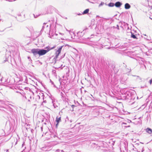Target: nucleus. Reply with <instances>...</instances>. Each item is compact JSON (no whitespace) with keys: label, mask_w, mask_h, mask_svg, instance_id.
<instances>
[{"label":"nucleus","mask_w":152,"mask_h":152,"mask_svg":"<svg viewBox=\"0 0 152 152\" xmlns=\"http://www.w3.org/2000/svg\"><path fill=\"white\" fill-rule=\"evenodd\" d=\"M55 47V46L51 47L50 46H48L45 48V49H39V56L44 55L50 50L54 49Z\"/></svg>","instance_id":"1"},{"label":"nucleus","mask_w":152,"mask_h":152,"mask_svg":"<svg viewBox=\"0 0 152 152\" xmlns=\"http://www.w3.org/2000/svg\"><path fill=\"white\" fill-rule=\"evenodd\" d=\"M123 97L125 100L131 99H132L131 97V94L126 90V89H124L121 92Z\"/></svg>","instance_id":"2"},{"label":"nucleus","mask_w":152,"mask_h":152,"mask_svg":"<svg viewBox=\"0 0 152 152\" xmlns=\"http://www.w3.org/2000/svg\"><path fill=\"white\" fill-rule=\"evenodd\" d=\"M50 26H49V25H47L46 23H44L41 30V31L44 30V29H45V32L47 33L48 34V33L49 35H50Z\"/></svg>","instance_id":"3"},{"label":"nucleus","mask_w":152,"mask_h":152,"mask_svg":"<svg viewBox=\"0 0 152 152\" xmlns=\"http://www.w3.org/2000/svg\"><path fill=\"white\" fill-rule=\"evenodd\" d=\"M11 52L10 51H8L7 50L5 54V59L3 62V63H4L6 61H8L9 59H11Z\"/></svg>","instance_id":"4"},{"label":"nucleus","mask_w":152,"mask_h":152,"mask_svg":"<svg viewBox=\"0 0 152 152\" xmlns=\"http://www.w3.org/2000/svg\"><path fill=\"white\" fill-rule=\"evenodd\" d=\"M88 28H86L85 29H84L83 31L82 32L79 31L77 33V36L79 38H81V37H83L85 32L88 31Z\"/></svg>","instance_id":"5"},{"label":"nucleus","mask_w":152,"mask_h":152,"mask_svg":"<svg viewBox=\"0 0 152 152\" xmlns=\"http://www.w3.org/2000/svg\"><path fill=\"white\" fill-rule=\"evenodd\" d=\"M63 46H60L58 49L56 51V56L54 58V59L56 60L58 56H59V54L60 53L61 49L63 47Z\"/></svg>","instance_id":"6"},{"label":"nucleus","mask_w":152,"mask_h":152,"mask_svg":"<svg viewBox=\"0 0 152 152\" xmlns=\"http://www.w3.org/2000/svg\"><path fill=\"white\" fill-rule=\"evenodd\" d=\"M31 52L36 56L37 55H39V49H33L31 50Z\"/></svg>","instance_id":"7"},{"label":"nucleus","mask_w":152,"mask_h":152,"mask_svg":"<svg viewBox=\"0 0 152 152\" xmlns=\"http://www.w3.org/2000/svg\"><path fill=\"white\" fill-rule=\"evenodd\" d=\"M5 83H8L9 85H13L15 82V80L14 79H12L9 81V82L7 80V82L4 81Z\"/></svg>","instance_id":"8"},{"label":"nucleus","mask_w":152,"mask_h":152,"mask_svg":"<svg viewBox=\"0 0 152 152\" xmlns=\"http://www.w3.org/2000/svg\"><path fill=\"white\" fill-rule=\"evenodd\" d=\"M18 20L20 22H21L23 21L25 19V15H24L23 16V18L22 19H20V17H21V15L20 14H18Z\"/></svg>","instance_id":"9"},{"label":"nucleus","mask_w":152,"mask_h":152,"mask_svg":"<svg viewBox=\"0 0 152 152\" xmlns=\"http://www.w3.org/2000/svg\"><path fill=\"white\" fill-rule=\"evenodd\" d=\"M40 95H38L37 96V97L39 99H42L44 100V95L43 93H39Z\"/></svg>","instance_id":"10"},{"label":"nucleus","mask_w":152,"mask_h":152,"mask_svg":"<svg viewBox=\"0 0 152 152\" xmlns=\"http://www.w3.org/2000/svg\"><path fill=\"white\" fill-rule=\"evenodd\" d=\"M131 7V5L128 3H126L125 4L124 8L126 10L130 9Z\"/></svg>","instance_id":"11"},{"label":"nucleus","mask_w":152,"mask_h":152,"mask_svg":"<svg viewBox=\"0 0 152 152\" xmlns=\"http://www.w3.org/2000/svg\"><path fill=\"white\" fill-rule=\"evenodd\" d=\"M122 4L119 1H118L116 2L115 4V5L117 7H119L121 6L122 5Z\"/></svg>","instance_id":"12"},{"label":"nucleus","mask_w":152,"mask_h":152,"mask_svg":"<svg viewBox=\"0 0 152 152\" xmlns=\"http://www.w3.org/2000/svg\"><path fill=\"white\" fill-rule=\"evenodd\" d=\"M146 132L149 134H151L152 133V129L151 128H148L146 129Z\"/></svg>","instance_id":"13"},{"label":"nucleus","mask_w":152,"mask_h":152,"mask_svg":"<svg viewBox=\"0 0 152 152\" xmlns=\"http://www.w3.org/2000/svg\"><path fill=\"white\" fill-rule=\"evenodd\" d=\"M89 11V9H86L82 13V14L83 15L87 14L88 13Z\"/></svg>","instance_id":"14"},{"label":"nucleus","mask_w":152,"mask_h":152,"mask_svg":"<svg viewBox=\"0 0 152 152\" xmlns=\"http://www.w3.org/2000/svg\"><path fill=\"white\" fill-rule=\"evenodd\" d=\"M131 38H133L134 39H137L136 35L135 34H134L133 33H132V32H131Z\"/></svg>","instance_id":"15"},{"label":"nucleus","mask_w":152,"mask_h":152,"mask_svg":"<svg viewBox=\"0 0 152 152\" xmlns=\"http://www.w3.org/2000/svg\"><path fill=\"white\" fill-rule=\"evenodd\" d=\"M24 145H25V142H23V144H22V148H23V149L22 150V151H21V152H25L24 150H25V149L26 148V147H24Z\"/></svg>","instance_id":"16"},{"label":"nucleus","mask_w":152,"mask_h":152,"mask_svg":"<svg viewBox=\"0 0 152 152\" xmlns=\"http://www.w3.org/2000/svg\"><path fill=\"white\" fill-rule=\"evenodd\" d=\"M20 93L26 99H27V94L26 95L23 92H22V93Z\"/></svg>","instance_id":"17"},{"label":"nucleus","mask_w":152,"mask_h":152,"mask_svg":"<svg viewBox=\"0 0 152 152\" xmlns=\"http://www.w3.org/2000/svg\"><path fill=\"white\" fill-rule=\"evenodd\" d=\"M61 117H60L58 118L57 117L56 119V121L57 122V124H56V126L58 124V123H59V122L61 120Z\"/></svg>","instance_id":"18"},{"label":"nucleus","mask_w":152,"mask_h":152,"mask_svg":"<svg viewBox=\"0 0 152 152\" xmlns=\"http://www.w3.org/2000/svg\"><path fill=\"white\" fill-rule=\"evenodd\" d=\"M134 76L137 77L136 80L137 81L140 82L141 81V79L139 76L136 75H134Z\"/></svg>","instance_id":"19"},{"label":"nucleus","mask_w":152,"mask_h":152,"mask_svg":"<svg viewBox=\"0 0 152 152\" xmlns=\"http://www.w3.org/2000/svg\"><path fill=\"white\" fill-rule=\"evenodd\" d=\"M115 5V4L113 3L110 2L108 6L110 7H113Z\"/></svg>","instance_id":"20"},{"label":"nucleus","mask_w":152,"mask_h":152,"mask_svg":"<svg viewBox=\"0 0 152 152\" xmlns=\"http://www.w3.org/2000/svg\"><path fill=\"white\" fill-rule=\"evenodd\" d=\"M104 4L106 5V4H105L104 3V2H101V3L99 5V7H100L101 6H102Z\"/></svg>","instance_id":"21"},{"label":"nucleus","mask_w":152,"mask_h":152,"mask_svg":"<svg viewBox=\"0 0 152 152\" xmlns=\"http://www.w3.org/2000/svg\"><path fill=\"white\" fill-rule=\"evenodd\" d=\"M32 15H33L34 16V17L35 18H37V17H38L39 16V15H35L34 14H32Z\"/></svg>","instance_id":"22"},{"label":"nucleus","mask_w":152,"mask_h":152,"mask_svg":"<svg viewBox=\"0 0 152 152\" xmlns=\"http://www.w3.org/2000/svg\"><path fill=\"white\" fill-rule=\"evenodd\" d=\"M28 97H29L30 98V99H31V95L29 94H27V98Z\"/></svg>","instance_id":"23"},{"label":"nucleus","mask_w":152,"mask_h":152,"mask_svg":"<svg viewBox=\"0 0 152 152\" xmlns=\"http://www.w3.org/2000/svg\"><path fill=\"white\" fill-rule=\"evenodd\" d=\"M56 152H63V151L62 150H60L59 149H58L56 150Z\"/></svg>","instance_id":"24"},{"label":"nucleus","mask_w":152,"mask_h":152,"mask_svg":"<svg viewBox=\"0 0 152 152\" xmlns=\"http://www.w3.org/2000/svg\"><path fill=\"white\" fill-rule=\"evenodd\" d=\"M37 62H38V63L40 65H42V62H40L39 61H37Z\"/></svg>","instance_id":"25"},{"label":"nucleus","mask_w":152,"mask_h":152,"mask_svg":"<svg viewBox=\"0 0 152 152\" xmlns=\"http://www.w3.org/2000/svg\"><path fill=\"white\" fill-rule=\"evenodd\" d=\"M149 83L151 84L152 83V78L149 81Z\"/></svg>","instance_id":"26"},{"label":"nucleus","mask_w":152,"mask_h":152,"mask_svg":"<svg viewBox=\"0 0 152 152\" xmlns=\"http://www.w3.org/2000/svg\"><path fill=\"white\" fill-rule=\"evenodd\" d=\"M4 80V78L3 77H2L1 79V82H4V81H3V80Z\"/></svg>","instance_id":"27"},{"label":"nucleus","mask_w":152,"mask_h":152,"mask_svg":"<svg viewBox=\"0 0 152 152\" xmlns=\"http://www.w3.org/2000/svg\"><path fill=\"white\" fill-rule=\"evenodd\" d=\"M50 82L52 84H54V83L51 80H50Z\"/></svg>","instance_id":"28"},{"label":"nucleus","mask_w":152,"mask_h":152,"mask_svg":"<svg viewBox=\"0 0 152 152\" xmlns=\"http://www.w3.org/2000/svg\"><path fill=\"white\" fill-rule=\"evenodd\" d=\"M116 28L118 30L119 29V27L118 25H117V27H116Z\"/></svg>","instance_id":"29"},{"label":"nucleus","mask_w":152,"mask_h":152,"mask_svg":"<svg viewBox=\"0 0 152 152\" xmlns=\"http://www.w3.org/2000/svg\"><path fill=\"white\" fill-rule=\"evenodd\" d=\"M75 106L74 105H72V106H71V107H72V108H74V107H75Z\"/></svg>","instance_id":"30"},{"label":"nucleus","mask_w":152,"mask_h":152,"mask_svg":"<svg viewBox=\"0 0 152 152\" xmlns=\"http://www.w3.org/2000/svg\"><path fill=\"white\" fill-rule=\"evenodd\" d=\"M28 58L29 60H31V58L30 57H28Z\"/></svg>","instance_id":"31"},{"label":"nucleus","mask_w":152,"mask_h":152,"mask_svg":"<svg viewBox=\"0 0 152 152\" xmlns=\"http://www.w3.org/2000/svg\"><path fill=\"white\" fill-rule=\"evenodd\" d=\"M150 39H151V38L149 37V38H147L146 39L148 40H150Z\"/></svg>","instance_id":"32"},{"label":"nucleus","mask_w":152,"mask_h":152,"mask_svg":"<svg viewBox=\"0 0 152 152\" xmlns=\"http://www.w3.org/2000/svg\"><path fill=\"white\" fill-rule=\"evenodd\" d=\"M82 14L80 13H78L77 14V15H81Z\"/></svg>","instance_id":"33"},{"label":"nucleus","mask_w":152,"mask_h":152,"mask_svg":"<svg viewBox=\"0 0 152 152\" xmlns=\"http://www.w3.org/2000/svg\"><path fill=\"white\" fill-rule=\"evenodd\" d=\"M144 151V149L143 148H142V152H143Z\"/></svg>","instance_id":"34"},{"label":"nucleus","mask_w":152,"mask_h":152,"mask_svg":"<svg viewBox=\"0 0 152 152\" xmlns=\"http://www.w3.org/2000/svg\"><path fill=\"white\" fill-rule=\"evenodd\" d=\"M43 102H45H45H46V100H45H45H43Z\"/></svg>","instance_id":"35"},{"label":"nucleus","mask_w":152,"mask_h":152,"mask_svg":"<svg viewBox=\"0 0 152 152\" xmlns=\"http://www.w3.org/2000/svg\"><path fill=\"white\" fill-rule=\"evenodd\" d=\"M6 152H9V150L7 149L6 150Z\"/></svg>","instance_id":"36"},{"label":"nucleus","mask_w":152,"mask_h":152,"mask_svg":"<svg viewBox=\"0 0 152 152\" xmlns=\"http://www.w3.org/2000/svg\"><path fill=\"white\" fill-rule=\"evenodd\" d=\"M123 124H126V123H123Z\"/></svg>","instance_id":"37"},{"label":"nucleus","mask_w":152,"mask_h":152,"mask_svg":"<svg viewBox=\"0 0 152 152\" xmlns=\"http://www.w3.org/2000/svg\"><path fill=\"white\" fill-rule=\"evenodd\" d=\"M110 48H110V47H108V48H107V49H110Z\"/></svg>","instance_id":"38"},{"label":"nucleus","mask_w":152,"mask_h":152,"mask_svg":"<svg viewBox=\"0 0 152 152\" xmlns=\"http://www.w3.org/2000/svg\"><path fill=\"white\" fill-rule=\"evenodd\" d=\"M28 101H30V99H28Z\"/></svg>","instance_id":"39"},{"label":"nucleus","mask_w":152,"mask_h":152,"mask_svg":"<svg viewBox=\"0 0 152 152\" xmlns=\"http://www.w3.org/2000/svg\"><path fill=\"white\" fill-rule=\"evenodd\" d=\"M23 18V17L21 18V17H20V19H22Z\"/></svg>","instance_id":"40"},{"label":"nucleus","mask_w":152,"mask_h":152,"mask_svg":"<svg viewBox=\"0 0 152 152\" xmlns=\"http://www.w3.org/2000/svg\"><path fill=\"white\" fill-rule=\"evenodd\" d=\"M1 131L2 132H3L4 131L3 130H1Z\"/></svg>","instance_id":"41"},{"label":"nucleus","mask_w":152,"mask_h":152,"mask_svg":"<svg viewBox=\"0 0 152 152\" xmlns=\"http://www.w3.org/2000/svg\"><path fill=\"white\" fill-rule=\"evenodd\" d=\"M151 2H152V0H151V1H150Z\"/></svg>","instance_id":"42"},{"label":"nucleus","mask_w":152,"mask_h":152,"mask_svg":"<svg viewBox=\"0 0 152 152\" xmlns=\"http://www.w3.org/2000/svg\"><path fill=\"white\" fill-rule=\"evenodd\" d=\"M134 102H133L132 104H134Z\"/></svg>","instance_id":"43"},{"label":"nucleus","mask_w":152,"mask_h":152,"mask_svg":"<svg viewBox=\"0 0 152 152\" xmlns=\"http://www.w3.org/2000/svg\"><path fill=\"white\" fill-rule=\"evenodd\" d=\"M130 126H127V127H130Z\"/></svg>","instance_id":"44"},{"label":"nucleus","mask_w":152,"mask_h":152,"mask_svg":"<svg viewBox=\"0 0 152 152\" xmlns=\"http://www.w3.org/2000/svg\"><path fill=\"white\" fill-rule=\"evenodd\" d=\"M146 38V37H144V38H145V39H146L147 38Z\"/></svg>","instance_id":"45"},{"label":"nucleus","mask_w":152,"mask_h":152,"mask_svg":"<svg viewBox=\"0 0 152 152\" xmlns=\"http://www.w3.org/2000/svg\"><path fill=\"white\" fill-rule=\"evenodd\" d=\"M145 36H146L145 34Z\"/></svg>","instance_id":"46"},{"label":"nucleus","mask_w":152,"mask_h":152,"mask_svg":"<svg viewBox=\"0 0 152 152\" xmlns=\"http://www.w3.org/2000/svg\"><path fill=\"white\" fill-rule=\"evenodd\" d=\"M2 101V100H0V102H1V101Z\"/></svg>","instance_id":"47"},{"label":"nucleus","mask_w":152,"mask_h":152,"mask_svg":"<svg viewBox=\"0 0 152 152\" xmlns=\"http://www.w3.org/2000/svg\"><path fill=\"white\" fill-rule=\"evenodd\" d=\"M86 91H85V92H86Z\"/></svg>","instance_id":"48"},{"label":"nucleus","mask_w":152,"mask_h":152,"mask_svg":"<svg viewBox=\"0 0 152 152\" xmlns=\"http://www.w3.org/2000/svg\"><path fill=\"white\" fill-rule=\"evenodd\" d=\"M67 18H65L66 19Z\"/></svg>","instance_id":"49"},{"label":"nucleus","mask_w":152,"mask_h":152,"mask_svg":"<svg viewBox=\"0 0 152 152\" xmlns=\"http://www.w3.org/2000/svg\"><path fill=\"white\" fill-rule=\"evenodd\" d=\"M61 94H62V92H61Z\"/></svg>","instance_id":"50"}]
</instances>
